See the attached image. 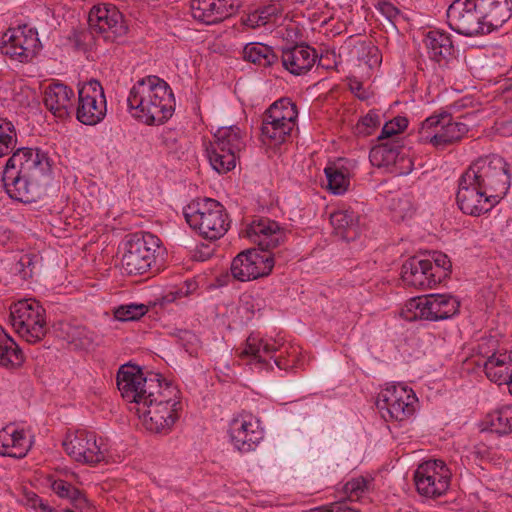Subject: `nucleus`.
<instances>
[{
  "label": "nucleus",
  "mask_w": 512,
  "mask_h": 512,
  "mask_svg": "<svg viewBox=\"0 0 512 512\" xmlns=\"http://www.w3.org/2000/svg\"><path fill=\"white\" fill-rule=\"evenodd\" d=\"M369 160L373 166L386 168L397 175L408 174L413 169V162L405 152L400 138L381 141L370 150Z\"/></svg>",
  "instance_id": "nucleus-13"
},
{
  "label": "nucleus",
  "mask_w": 512,
  "mask_h": 512,
  "mask_svg": "<svg viewBox=\"0 0 512 512\" xmlns=\"http://www.w3.org/2000/svg\"><path fill=\"white\" fill-rule=\"evenodd\" d=\"M485 34L501 27L512 15L509 0H478Z\"/></svg>",
  "instance_id": "nucleus-26"
},
{
  "label": "nucleus",
  "mask_w": 512,
  "mask_h": 512,
  "mask_svg": "<svg viewBox=\"0 0 512 512\" xmlns=\"http://www.w3.org/2000/svg\"><path fill=\"white\" fill-rule=\"evenodd\" d=\"M16 428L10 424L0 430V455L11 457Z\"/></svg>",
  "instance_id": "nucleus-45"
},
{
  "label": "nucleus",
  "mask_w": 512,
  "mask_h": 512,
  "mask_svg": "<svg viewBox=\"0 0 512 512\" xmlns=\"http://www.w3.org/2000/svg\"><path fill=\"white\" fill-rule=\"evenodd\" d=\"M432 270V261L429 259H420L411 257L406 260L401 269V278L403 282L410 287L417 289L432 288L441 283V274H434Z\"/></svg>",
  "instance_id": "nucleus-23"
},
{
  "label": "nucleus",
  "mask_w": 512,
  "mask_h": 512,
  "mask_svg": "<svg viewBox=\"0 0 512 512\" xmlns=\"http://www.w3.org/2000/svg\"><path fill=\"white\" fill-rule=\"evenodd\" d=\"M376 9L391 22L400 14V10L389 1H379L376 5Z\"/></svg>",
  "instance_id": "nucleus-49"
},
{
  "label": "nucleus",
  "mask_w": 512,
  "mask_h": 512,
  "mask_svg": "<svg viewBox=\"0 0 512 512\" xmlns=\"http://www.w3.org/2000/svg\"><path fill=\"white\" fill-rule=\"evenodd\" d=\"M63 447L71 458L83 464L94 465L105 459L103 444L91 431L79 429L68 433Z\"/></svg>",
  "instance_id": "nucleus-18"
},
{
  "label": "nucleus",
  "mask_w": 512,
  "mask_h": 512,
  "mask_svg": "<svg viewBox=\"0 0 512 512\" xmlns=\"http://www.w3.org/2000/svg\"><path fill=\"white\" fill-rule=\"evenodd\" d=\"M349 56L369 68L378 67L382 62L379 48L371 41H357L349 50Z\"/></svg>",
  "instance_id": "nucleus-35"
},
{
  "label": "nucleus",
  "mask_w": 512,
  "mask_h": 512,
  "mask_svg": "<svg viewBox=\"0 0 512 512\" xmlns=\"http://www.w3.org/2000/svg\"><path fill=\"white\" fill-rule=\"evenodd\" d=\"M170 133H171V132H170V131H168V132H166V133H164V134L162 135V139H163V142H164L165 144H167V139H168V138H167V135H169Z\"/></svg>",
  "instance_id": "nucleus-57"
},
{
  "label": "nucleus",
  "mask_w": 512,
  "mask_h": 512,
  "mask_svg": "<svg viewBox=\"0 0 512 512\" xmlns=\"http://www.w3.org/2000/svg\"><path fill=\"white\" fill-rule=\"evenodd\" d=\"M245 148L244 134L237 125L220 127L214 140L205 145L211 167L219 174L233 170L239 153Z\"/></svg>",
  "instance_id": "nucleus-7"
},
{
  "label": "nucleus",
  "mask_w": 512,
  "mask_h": 512,
  "mask_svg": "<svg viewBox=\"0 0 512 512\" xmlns=\"http://www.w3.org/2000/svg\"><path fill=\"white\" fill-rule=\"evenodd\" d=\"M275 364H276L279 368H281V365H280V361H279V360L275 359Z\"/></svg>",
  "instance_id": "nucleus-58"
},
{
  "label": "nucleus",
  "mask_w": 512,
  "mask_h": 512,
  "mask_svg": "<svg viewBox=\"0 0 512 512\" xmlns=\"http://www.w3.org/2000/svg\"><path fill=\"white\" fill-rule=\"evenodd\" d=\"M451 471L443 460L432 459L421 463L415 473L414 482L419 494L436 498L450 486Z\"/></svg>",
  "instance_id": "nucleus-12"
},
{
  "label": "nucleus",
  "mask_w": 512,
  "mask_h": 512,
  "mask_svg": "<svg viewBox=\"0 0 512 512\" xmlns=\"http://www.w3.org/2000/svg\"><path fill=\"white\" fill-rule=\"evenodd\" d=\"M262 11H264V16L268 17L270 15L275 14L276 8L274 6H269L263 9Z\"/></svg>",
  "instance_id": "nucleus-56"
},
{
  "label": "nucleus",
  "mask_w": 512,
  "mask_h": 512,
  "mask_svg": "<svg viewBox=\"0 0 512 512\" xmlns=\"http://www.w3.org/2000/svg\"><path fill=\"white\" fill-rule=\"evenodd\" d=\"M73 90L68 86L56 83L50 85L44 94V105L58 118H65L69 114V108L72 106Z\"/></svg>",
  "instance_id": "nucleus-28"
},
{
  "label": "nucleus",
  "mask_w": 512,
  "mask_h": 512,
  "mask_svg": "<svg viewBox=\"0 0 512 512\" xmlns=\"http://www.w3.org/2000/svg\"><path fill=\"white\" fill-rule=\"evenodd\" d=\"M456 202L459 209L472 216H479L490 211L496 202H494L484 190L478 189V184L473 180H468L464 172L458 180V191Z\"/></svg>",
  "instance_id": "nucleus-22"
},
{
  "label": "nucleus",
  "mask_w": 512,
  "mask_h": 512,
  "mask_svg": "<svg viewBox=\"0 0 512 512\" xmlns=\"http://www.w3.org/2000/svg\"><path fill=\"white\" fill-rule=\"evenodd\" d=\"M432 261V270L431 272L434 274H441V281L448 277L450 271H451V261L447 257L446 254H443L441 252H435L433 254V260Z\"/></svg>",
  "instance_id": "nucleus-46"
},
{
  "label": "nucleus",
  "mask_w": 512,
  "mask_h": 512,
  "mask_svg": "<svg viewBox=\"0 0 512 512\" xmlns=\"http://www.w3.org/2000/svg\"><path fill=\"white\" fill-rule=\"evenodd\" d=\"M149 311L145 304L129 303L113 308V316L121 322L137 321Z\"/></svg>",
  "instance_id": "nucleus-40"
},
{
  "label": "nucleus",
  "mask_w": 512,
  "mask_h": 512,
  "mask_svg": "<svg viewBox=\"0 0 512 512\" xmlns=\"http://www.w3.org/2000/svg\"><path fill=\"white\" fill-rule=\"evenodd\" d=\"M17 133L14 125L0 118V157L8 155L15 148Z\"/></svg>",
  "instance_id": "nucleus-41"
},
{
  "label": "nucleus",
  "mask_w": 512,
  "mask_h": 512,
  "mask_svg": "<svg viewBox=\"0 0 512 512\" xmlns=\"http://www.w3.org/2000/svg\"><path fill=\"white\" fill-rule=\"evenodd\" d=\"M40 41L38 34L26 25L9 29L0 40V51L20 63H28L36 56Z\"/></svg>",
  "instance_id": "nucleus-14"
},
{
  "label": "nucleus",
  "mask_w": 512,
  "mask_h": 512,
  "mask_svg": "<svg viewBox=\"0 0 512 512\" xmlns=\"http://www.w3.org/2000/svg\"><path fill=\"white\" fill-rule=\"evenodd\" d=\"M179 341L183 348L192 355L195 352V349L193 348V343L197 342L198 339L194 333L188 330H181L179 332Z\"/></svg>",
  "instance_id": "nucleus-50"
},
{
  "label": "nucleus",
  "mask_w": 512,
  "mask_h": 512,
  "mask_svg": "<svg viewBox=\"0 0 512 512\" xmlns=\"http://www.w3.org/2000/svg\"><path fill=\"white\" fill-rule=\"evenodd\" d=\"M66 512H73L72 510H66Z\"/></svg>",
  "instance_id": "nucleus-59"
},
{
  "label": "nucleus",
  "mask_w": 512,
  "mask_h": 512,
  "mask_svg": "<svg viewBox=\"0 0 512 512\" xmlns=\"http://www.w3.org/2000/svg\"><path fill=\"white\" fill-rule=\"evenodd\" d=\"M429 58L437 63L452 55L453 43L450 34L443 30L433 29L424 38Z\"/></svg>",
  "instance_id": "nucleus-30"
},
{
  "label": "nucleus",
  "mask_w": 512,
  "mask_h": 512,
  "mask_svg": "<svg viewBox=\"0 0 512 512\" xmlns=\"http://www.w3.org/2000/svg\"><path fill=\"white\" fill-rule=\"evenodd\" d=\"M243 58L260 67H272L278 63V55L274 50L262 43H248L243 49Z\"/></svg>",
  "instance_id": "nucleus-34"
},
{
  "label": "nucleus",
  "mask_w": 512,
  "mask_h": 512,
  "mask_svg": "<svg viewBox=\"0 0 512 512\" xmlns=\"http://www.w3.org/2000/svg\"><path fill=\"white\" fill-rule=\"evenodd\" d=\"M486 424L491 432L498 435L512 434V405L503 406L489 413Z\"/></svg>",
  "instance_id": "nucleus-36"
},
{
  "label": "nucleus",
  "mask_w": 512,
  "mask_h": 512,
  "mask_svg": "<svg viewBox=\"0 0 512 512\" xmlns=\"http://www.w3.org/2000/svg\"><path fill=\"white\" fill-rule=\"evenodd\" d=\"M88 25L97 35L105 41L114 42L127 34L128 26L125 24L122 13L113 4L94 5L88 15Z\"/></svg>",
  "instance_id": "nucleus-16"
},
{
  "label": "nucleus",
  "mask_w": 512,
  "mask_h": 512,
  "mask_svg": "<svg viewBox=\"0 0 512 512\" xmlns=\"http://www.w3.org/2000/svg\"><path fill=\"white\" fill-rule=\"evenodd\" d=\"M317 59L316 50L303 44L285 48L281 55L282 66L296 76L309 72Z\"/></svg>",
  "instance_id": "nucleus-25"
},
{
  "label": "nucleus",
  "mask_w": 512,
  "mask_h": 512,
  "mask_svg": "<svg viewBox=\"0 0 512 512\" xmlns=\"http://www.w3.org/2000/svg\"><path fill=\"white\" fill-rule=\"evenodd\" d=\"M104 90L97 80L85 83L78 91L77 119L85 125H96L106 115Z\"/></svg>",
  "instance_id": "nucleus-19"
},
{
  "label": "nucleus",
  "mask_w": 512,
  "mask_h": 512,
  "mask_svg": "<svg viewBox=\"0 0 512 512\" xmlns=\"http://www.w3.org/2000/svg\"><path fill=\"white\" fill-rule=\"evenodd\" d=\"M15 436L12 440L13 450L11 457L21 459L31 449L32 442L27 439L24 430L16 429Z\"/></svg>",
  "instance_id": "nucleus-44"
},
{
  "label": "nucleus",
  "mask_w": 512,
  "mask_h": 512,
  "mask_svg": "<svg viewBox=\"0 0 512 512\" xmlns=\"http://www.w3.org/2000/svg\"><path fill=\"white\" fill-rule=\"evenodd\" d=\"M311 512H360V511L350 508V507H343L341 505L334 504L331 507H324L321 510H312Z\"/></svg>",
  "instance_id": "nucleus-53"
},
{
  "label": "nucleus",
  "mask_w": 512,
  "mask_h": 512,
  "mask_svg": "<svg viewBox=\"0 0 512 512\" xmlns=\"http://www.w3.org/2000/svg\"><path fill=\"white\" fill-rule=\"evenodd\" d=\"M184 216L189 226L205 239L217 240L224 236L230 227L225 207L217 200L204 198L188 205Z\"/></svg>",
  "instance_id": "nucleus-6"
},
{
  "label": "nucleus",
  "mask_w": 512,
  "mask_h": 512,
  "mask_svg": "<svg viewBox=\"0 0 512 512\" xmlns=\"http://www.w3.org/2000/svg\"><path fill=\"white\" fill-rule=\"evenodd\" d=\"M30 502L32 504V507L35 509H39L40 512H55L53 508H51L37 495H34V497L30 499Z\"/></svg>",
  "instance_id": "nucleus-52"
},
{
  "label": "nucleus",
  "mask_w": 512,
  "mask_h": 512,
  "mask_svg": "<svg viewBox=\"0 0 512 512\" xmlns=\"http://www.w3.org/2000/svg\"><path fill=\"white\" fill-rule=\"evenodd\" d=\"M117 387L121 396L129 403L141 408L142 404H151L153 393L164 381L158 373L144 375L141 369L135 365H123L117 372Z\"/></svg>",
  "instance_id": "nucleus-8"
},
{
  "label": "nucleus",
  "mask_w": 512,
  "mask_h": 512,
  "mask_svg": "<svg viewBox=\"0 0 512 512\" xmlns=\"http://www.w3.org/2000/svg\"><path fill=\"white\" fill-rule=\"evenodd\" d=\"M279 345L276 341L270 343L267 340L250 335L244 349L240 352V357H251L257 363H267L266 357L272 358L273 354L278 351Z\"/></svg>",
  "instance_id": "nucleus-32"
},
{
  "label": "nucleus",
  "mask_w": 512,
  "mask_h": 512,
  "mask_svg": "<svg viewBox=\"0 0 512 512\" xmlns=\"http://www.w3.org/2000/svg\"><path fill=\"white\" fill-rule=\"evenodd\" d=\"M447 19L449 26L461 35L485 34L478 0H454L447 9Z\"/></svg>",
  "instance_id": "nucleus-17"
},
{
  "label": "nucleus",
  "mask_w": 512,
  "mask_h": 512,
  "mask_svg": "<svg viewBox=\"0 0 512 512\" xmlns=\"http://www.w3.org/2000/svg\"><path fill=\"white\" fill-rule=\"evenodd\" d=\"M371 481L363 476L352 478L344 485V491L349 498L358 499L369 490Z\"/></svg>",
  "instance_id": "nucleus-43"
},
{
  "label": "nucleus",
  "mask_w": 512,
  "mask_h": 512,
  "mask_svg": "<svg viewBox=\"0 0 512 512\" xmlns=\"http://www.w3.org/2000/svg\"><path fill=\"white\" fill-rule=\"evenodd\" d=\"M23 361L22 350L0 325V365L6 368H18Z\"/></svg>",
  "instance_id": "nucleus-33"
},
{
  "label": "nucleus",
  "mask_w": 512,
  "mask_h": 512,
  "mask_svg": "<svg viewBox=\"0 0 512 512\" xmlns=\"http://www.w3.org/2000/svg\"><path fill=\"white\" fill-rule=\"evenodd\" d=\"M228 433L233 446L242 453L255 450L264 437L259 419L245 411L232 418Z\"/></svg>",
  "instance_id": "nucleus-20"
},
{
  "label": "nucleus",
  "mask_w": 512,
  "mask_h": 512,
  "mask_svg": "<svg viewBox=\"0 0 512 512\" xmlns=\"http://www.w3.org/2000/svg\"><path fill=\"white\" fill-rule=\"evenodd\" d=\"M160 239L149 232L134 233L124 243L121 259L127 274H143L155 262V253L160 248Z\"/></svg>",
  "instance_id": "nucleus-10"
},
{
  "label": "nucleus",
  "mask_w": 512,
  "mask_h": 512,
  "mask_svg": "<svg viewBox=\"0 0 512 512\" xmlns=\"http://www.w3.org/2000/svg\"><path fill=\"white\" fill-rule=\"evenodd\" d=\"M95 31H92L90 27L88 29L77 30L73 33V41L77 49L87 50L94 41Z\"/></svg>",
  "instance_id": "nucleus-47"
},
{
  "label": "nucleus",
  "mask_w": 512,
  "mask_h": 512,
  "mask_svg": "<svg viewBox=\"0 0 512 512\" xmlns=\"http://www.w3.org/2000/svg\"><path fill=\"white\" fill-rule=\"evenodd\" d=\"M153 394L150 397L151 404H142L141 408H136V413L143 419L148 430L156 433L167 432L179 417L180 391L164 379L158 391Z\"/></svg>",
  "instance_id": "nucleus-4"
},
{
  "label": "nucleus",
  "mask_w": 512,
  "mask_h": 512,
  "mask_svg": "<svg viewBox=\"0 0 512 512\" xmlns=\"http://www.w3.org/2000/svg\"><path fill=\"white\" fill-rule=\"evenodd\" d=\"M246 236L259 246L239 253L231 263V274L239 281H250L268 276L280 251L272 253L285 240L279 224L269 218L253 220L245 229Z\"/></svg>",
  "instance_id": "nucleus-2"
},
{
  "label": "nucleus",
  "mask_w": 512,
  "mask_h": 512,
  "mask_svg": "<svg viewBox=\"0 0 512 512\" xmlns=\"http://www.w3.org/2000/svg\"><path fill=\"white\" fill-rule=\"evenodd\" d=\"M327 178V188L336 195L344 194L349 186V178L346 173L336 165H329L324 169Z\"/></svg>",
  "instance_id": "nucleus-39"
},
{
  "label": "nucleus",
  "mask_w": 512,
  "mask_h": 512,
  "mask_svg": "<svg viewBox=\"0 0 512 512\" xmlns=\"http://www.w3.org/2000/svg\"><path fill=\"white\" fill-rule=\"evenodd\" d=\"M407 125V118L402 116L393 118L384 124L381 134L378 136V140L383 141L385 139L400 138L398 134L403 131Z\"/></svg>",
  "instance_id": "nucleus-42"
},
{
  "label": "nucleus",
  "mask_w": 512,
  "mask_h": 512,
  "mask_svg": "<svg viewBox=\"0 0 512 512\" xmlns=\"http://www.w3.org/2000/svg\"><path fill=\"white\" fill-rule=\"evenodd\" d=\"M242 22L247 27L257 28L267 23V16H264V11L254 12L247 15Z\"/></svg>",
  "instance_id": "nucleus-51"
},
{
  "label": "nucleus",
  "mask_w": 512,
  "mask_h": 512,
  "mask_svg": "<svg viewBox=\"0 0 512 512\" xmlns=\"http://www.w3.org/2000/svg\"><path fill=\"white\" fill-rule=\"evenodd\" d=\"M415 316L428 321L446 320L459 312L460 302L451 295L429 294L414 298Z\"/></svg>",
  "instance_id": "nucleus-21"
},
{
  "label": "nucleus",
  "mask_w": 512,
  "mask_h": 512,
  "mask_svg": "<svg viewBox=\"0 0 512 512\" xmlns=\"http://www.w3.org/2000/svg\"><path fill=\"white\" fill-rule=\"evenodd\" d=\"M330 223L335 235L347 242L355 241L362 233L359 215L350 210L333 212L330 215Z\"/></svg>",
  "instance_id": "nucleus-29"
},
{
  "label": "nucleus",
  "mask_w": 512,
  "mask_h": 512,
  "mask_svg": "<svg viewBox=\"0 0 512 512\" xmlns=\"http://www.w3.org/2000/svg\"><path fill=\"white\" fill-rule=\"evenodd\" d=\"M185 286H186V290L185 291H183L182 289L180 290L181 293L184 294V295H188V294L192 293L197 288V284L193 280L185 281Z\"/></svg>",
  "instance_id": "nucleus-54"
},
{
  "label": "nucleus",
  "mask_w": 512,
  "mask_h": 512,
  "mask_svg": "<svg viewBox=\"0 0 512 512\" xmlns=\"http://www.w3.org/2000/svg\"><path fill=\"white\" fill-rule=\"evenodd\" d=\"M31 263H32V259H31V257L29 255H24L19 260V264L21 266H23V267L26 266V265L29 266Z\"/></svg>",
  "instance_id": "nucleus-55"
},
{
  "label": "nucleus",
  "mask_w": 512,
  "mask_h": 512,
  "mask_svg": "<svg viewBox=\"0 0 512 512\" xmlns=\"http://www.w3.org/2000/svg\"><path fill=\"white\" fill-rule=\"evenodd\" d=\"M265 112L268 113V118L274 117L277 120L286 122V125L296 126L298 110L296 104L289 98L275 101Z\"/></svg>",
  "instance_id": "nucleus-37"
},
{
  "label": "nucleus",
  "mask_w": 512,
  "mask_h": 512,
  "mask_svg": "<svg viewBox=\"0 0 512 512\" xmlns=\"http://www.w3.org/2000/svg\"><path fill=\"white\" fill-rule=\"evenodd\" d=\"M192 17L203 24H217L233 15L237 0H191Z\"/></svg>",
  "instance_id": "nucleus-24"
},
{
  "label": "nucleus",
  "mask_w": 512,
  "mask_h": 512,
  "mask_svg": "<svg viewBox=\"0 0 512 512\" xmlns=\"http://www.w3.org/2000/svg\"><path fill=\"white\" fill-rule=\"evenodd\" d=\"M380 125V117L377 113L369 112L357 124L359 133L370 135L372 130Z\"/></svg>",
  "instance_id": "nucleus-48"
},
{
  "label": "nucleus",
  "mask_w": 512,
  "mask_h": 512,
  "mask_svg": "<svg viewBox=\"0 0 512 512\" xmlns=\"http://www.w3.org/2000/svg\"><path fill=\"white\" fill-rule=\"evenodd\" d=\"M484 371L492 382L506 384L512 394V352L493 353L484 362Z\"/></svg>",
  "instance_id": "nucleus-27"
},
{
  "label": "nucleus",
  "mask_w": 512,
  "mask_h": 512,
  "mask_svg": "<svg viewBox=\"0 0 512 512\" xmlns=\"http://www.w3.org/2000/svg\"><path fill=\"white\" fill-rule=\"evenodd\" d=\"M127 103L132 115L147 125L163 124L175 110L172 89L155 75L138 80L130 89Z\"/></svg>",
  "instance_id": "nucleus-3"
},
{
  "label": "nucleus",
  "mask_w": 512,
  "mask_h": 512,
  "mask_svg": "<svg viewBox=\"0 0 512 512\" xmlns=\"http://www.w3.org/2000/svg\"><path fill=\"white\" fill-rule=\"evenodd\" d=\"M468 132L466 124L452 121L449 113L443 112L426 118L418 129V141L445 147L463 138Z\"/></svg>",
  "instance_id": "nucleus-11"
},
{
  "label": "nucleus",
  "mask_w": 512,
  "mask_h": 512,
  "mask_svg": "<svg viewBox=\"0 0 512 512\" xmlns=\"http://www.w3.org/2000/svg\"><path fill=\"white\" fill-rule=\"evenodd\" d=\"M52 166L47 153L36 148H19L7 160L2 182L11 199L36 202L48 182Z\"/></svg>",
  "instance_id": "nucleus-1"
},
{
  "label": "nucleus",
  "mask_w": 512,
  "mask_h": 512,
  "mask_svg": "<svg viewBox=\"0 0 512 512\" xmlns=\"http://www.w3.org/2000/svg\"><path fill=\"white\" fill-rule=\"evenodd\" d=\"M468 180L475 181L496 204L508 192L511 184L509 164L500 156L480 157L466 169Z\"/></svg>",
  "instance_id": "nucleus-5"
},
{
  "label": "nucleus",
  "mask_w": 512,
  "mask_h": 512,
  "mask_svg": "<svg viewBox=\"0 0 512 512\" xmlns=\"http://www.w3.org/2000/svg\"><path fill=\"white\" fill-rule=\"evenodd\" d=\"M11 325L30 344L41 341L47 331L46 311L39 301L23 299L10 307Z\"/></svg>",
  "instance_id": "nucleus-9"
},
{
  "label": "nucleus",
  "mask_w": 512,
  "mask_h": 512,
  "mask_svg": "<svg viewBox=\"0 0 512 512\" xmlns=\"http://www.w3.org/2000/svg\"><path fill=\"white\" fill-rule=\"evenodd\" d=\"M416 395L405 385H391L383 389L377 397V408L386 411L390 419L405 421L415 412Z\"/></svg>",
  "instance_id": "nucleus-15"
},
{
  "label": "nucleus",
  "mask_w": 512,
  "mask_h": 512,
  "mask_svg": "<svg viewBox=\"0 0 512 512\" xmlns=\"http://www.w3.org/2000/svg\"><path fill=\"white\" fill-rule=\"evenodd\" d=\"M295 126L286 125V122L268 118V113L264 112L262 116L261 135L263 141H270L273 145H279L286 142L290 137Z\"/></svg>",
  "instance_id": "nucleus-31"
},
{
  "label": "nucleus",
  "mask_w": 512,
  "mask_h": 512,
  "mask_svg": "<svg viewBox=\"0 0 512 512\" xmlns=\"http://www.w3.org/2000/svg\"><path fill=\"white\" fill-rule=\"evenodd\" d=\"M51 489L60 498L68 499L76 508L81 509L87 505V499L83 492L65 480H54L51 483Z\"/></svg>",
  "instance_id": "nucleus-38"
}]
</instances>
